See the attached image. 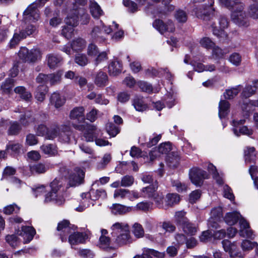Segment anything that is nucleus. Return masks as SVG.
<instances>
[{
    "label": "nucleus",
    "instance_id": "b1692460",
    "mask_svg": "<svg viewBox=\"0 0 258 258\" xmlns=\"http://www.w3.org/2000/svg\"><path fill=\"white\" fill-rule=\"evenodd\" d=\"M129 229L127 224L122 222H116L113 224L111 227L112 235L119 234L123 232H126Z\"/></svg>",
    "mask_w": 258,
    "mask_h": 258
},
{
    "label": "nucleus",
    "instance_id": "4468645a",
    "mask_svg": "<svg viewBox=\"0 0 258 258\" xmlns=\"http://www.w3.org/2000/svg\"><path fill=\"white\" fill-rule=\"evenodd\" d=\"M81 6V0H75L73 4V11H75V16H68L66 19V24L73 27H76L79 24V9Z\"/></svg>",
    "mask_w": 258,
    "mask_h": 258
},
{
    "label": "nucleus",
    "instance_id": "f3484780",
    "mask_svg": "<svg viewBox=\"0 0 258 258\" xmlns=\"http://www.w3.org/2000/svg\"><path fill=\"white\" fill-rule=\"evenodd\" d=\"M70 123L76 130H81V108L80 107L74 108L70 114Z\"/></svg>",
    "mask_w": 258,
    "mask_h": 258
},
{
    "label": "nucleus",
    "instance_id": "bf43d9fd",
    "mask_svg": "<svg viewBox=\"0 0 258 258\" xmlns=\"http://www.w3.org/2000/svg\"><path fill=\"white\" fill-rule=\"evenodd\" d=\"M157 150L159 153L167 154L171 150V144L169 142L161 144Z\"/></svg>",
    "mask_w": 258,
    "mask_h": 258
},
{
    "label": "nucleus",
    "instance_id": "0e129e2a",
    "mask_svg": "<svg viewBox=\"0 0 258 258\" xmlns=\"http://www.w3.org/2000/svg\"><path fill=\"white\" fill-rule=\"evenodd\" d=\"M248 13L253 19H258V4L250 5L249 7Z\"/></svg>",
    "mask_w": 258,
    "mask_h": 258
},
{
    "label": "nucleus",
    "instance_id": "774afa93",
    "mask_svg": "<svg viewBox=\"0 0 258 258\" xmlns=\"http://www.w3.org/2000/svg\"><path fill=\"white\" fill-rule=\"evenodd\" d=\"M106 130L108 134L112 137H115L119 132L118 128L112 123H109L107 125Z\"/></svg>",
    "mask_w": 258,
    "mask_h": 258
},
{
    "label": "nucleus",
    "instance_id": "72a5a7b5",
    "mask_svg": "<svg viewBox=\"0 0 258 258\" xmlns=\"http://www.w3.org/2000/svg\"><path fill=\"white\" fill-rule=\"evenodd\" d=\"M14 92L18 94L20 97L26 101L29 100L32 98L31 93L26 90L23 86H18L14 89Z\"/></svg>",
    "mask_w": 258,
    "mask_h": 258
},
{
    "label": "nucleus",
    "instance_id": "79ce46f5",
    "mask_svg": "<svg viewBox=\"0 0 258 258\" xmlns=\"http://www.w3.org/2000/svg\"><path fill=\"white\" fill-rule=\"evenodd\" d=\"M133 105L136 110L143 111L147 108V104L144 102L143 99L136 97L133 101Z\"/></svg>",
    "mask_w": 258,
    "mask_h": 258
},
{
    "label": "nucleus",
    "instance_id": "1a4fd4ad",
    "mask_svg": "<svg viewBox=\"0 0 258 258\" xmlns=\"http://www.w3.org/2000/svg\"><path fill=\"white\" fill-rule=\"evenodd\" d=\"M189 176L192 183L199 186L202 185L204 179L209 178L207 172L198 167L192 168L189 170Z\"/></svg>",
    "mask_w": 258,
    "mask_h": 258
},
{
    "label": "nucleus",
    "instance_id": "f03ea898",
    "mask_svg": "<svg viewBox=\"0 0 258 258\" xmlns=\"http://www.w3.org/2000/svg\"><path fill=\"white\" fill-rule=\"evenodd\" d=\"M60 172L62 173V175L56 177L51 183L50 187L51 190L45 196L44 202L45 203L54 202L58 205H62L64 199L63 196L59 195L57 192L59 189L62 186L66 181V178H63L64 173L68 172L65 167L60 169Z\"/></svg>",
    "mask_w": 258,
    "mask_h": 258
},
{
    "label": "nucleus",
    "instance_id": "6ab92c4d",
    "mask_svg": "<svg viewBox=\"0 0 258 258\" xmlns=\"http://www.w3.org/2000/svg\"><path fill=\"white\" fill-rule=\"evenodd\" d=\"M35 233V230L32 227L23 226L19 234L23 238L24 243H27L32 240Z\"/></svg>",
    "mask_w": 258,
    "mask_h": 258
},
{
    "label": "nucleus",
    "instance_id": "13d9d810",
    "mask_svg": "<svg viewBox=\"0 0 258 258\" xmlns=\"http://www.w3.org/2000/svg\"><path fill=\"white\" fill-rule=\"evenodd\" d=\"M200 43L201 46L206 49L213 48L215 46V43L209 37L203 38Z\"/></svg>",
    "mask_w": 258,
    "mask_h": 258
},
{
    "label": "nucleus",
    "instance_id": "aec40b11",
    "mask_svg": "<svg viewBox=\"0 0 258 258\" xmlns=\"http://www.w3.org/2000/svg\"><path fill=\"white\" fill-rule=\"evenodd\" d=\"M74 171L70 174L68 179V184L71 187L78 186L81 182L80 168H75Z\"/></svg>",
    "mask_w": 258,
    "mask_h": 258
},
{
    "label": "nucleus",
    "instance_id": "3c124183",
    "mask_svg": "<svg viewBox=\"0 0 258 258\" xmlns=\"http://www.w3.org/2000/svg\"><path fill=\"white\" fill-rule=\"evenodd\" d=\"M134 182V178L131 175H125L123 176L121 180L120 186L124 187H129L133 184Z\"/></svg>",
    "mask_w": 258,
    "mask_h": 258
},
{
    "label": "nucleus",
    "instance_id": "2eb2a0df",
    "mask_svg": "<svg viewBox=\"0 0 258 258\" xmlns=\"http://www.w3.org/2000/svg\"><path fill=\"white\" fill-rule=\"evenodd\" d=\"M222 245L225 251L228 252L231 257H239L242 258L243 256L240 252H238V248L235 243H231L228 240L222 241Z\"/></svg>",
    "mask_w": 258,
    "mask_h": 258
},
{
    "label": "nucleus",
    "instance_id": "0eeeda50",
    "mask_svg": "<svg viewBox=\"0 0 258 258\" xmlns=\"http://www.w3.org/2000/svg\"><path fill=\"white\" fill-rule=\"evenodd\" d=\"M158 185L157 181L155 184L143 187L142 189V197L154 200L158 207H161V202L163 201L164 195L162 192L157 191Z\"/></svg>",
    "mask_w": 258,
    "mask_h": 258
},
{
    "label": "nucleus",
    "instance_id": "4d7b16f0",
    "mask_svg": "<svg viewBox=\"0 0 258 258\" xmlns=\"http://www.w3.org/2000/svg\"><path fill=\"white\" fill-rule=\"evenodd\" d=\"M257 244L255 242H251L248 240H244L241 243V247L244 251L250 250L256 247Z\"/></svg>",
    "mask_w": 258,
    "mask_h": 258
},
{
    "label": "nucleus",
    "instance_id": "338daca9",
    "mask_svg": "<svg viewBox=\"0 0 258 258\" xmlns=\"http://www.w3.org/2000/svg\"><path fill=\"white\" fill-rule=\"evenodd\" d=\"M20 208L16 204L8 205L5 207L4 212L6 214L10 215L13 212L17 213L19 211Z\"/></svg>",
    "mask_w": 258,
    "mask_h": 258
},
{
    "label": "nucleus",
    "instance_id": "e433bc0d",
    "mask_svg": "<svg viewBox=\"0 0 258 258\" xmlns=\"http://www.w3.org/2000/svg\"><path fill=\"white\" fill-rule=\"evenodd\" d=\"M151 255H154L158 258H163L164 253L156 251L153 249L145 248L142 255V258H152Z\"/></svg>",
    "mask_w": 258,
    "mask_h": 258
},
{
    "label": "nucleus",
    "instance_id": "a878e982",
    "mask_svg": "<svg viewBox=\"0 0 258 258\" xmlns=\"http://www.w3.org/2000/svg\"><path fill=\"white\" fill-rule=\"evenodd\" d=\"M116 242L119 245L130 243L132 242L129 229L126 232H123L118 234L115 239Z\"/></svg>",
    "mask_w": 258,
    "mask_h": 258
},
{
    "label": "nucleus",
    "instance_id": "7c9ffc66",
    "mask_svg": "<svg viewBox=\"0 0 258 258\" xmlns=\"http://www.w3.org/2000/svg\"><path fill=\"white\" fill-rule=\"evenodd\" d=\"M48 92V88L45 85L39 86L35 92V98L39 102H42L45 98L46 94Z\"/></svg>",
    "mask_w": 258,
    "mask_h": 258
},
{
    "label": "nucleus",
    "instance_id": "9b49d317",
    "mask_svg": "<svg viewBox=\"0 0 258 258\" xmlns=\"http://www.w3.org/2000/svg\"><path fill=\"white\" fill-rule=\"evenodd\" d=\"M245 122V119L233 120L232 125L233 131L234 135L237 137L241 135L250 136L253 134V131L246 126H241Z\"/></svg>",
    "mask_w": 258,
    "mask_h": 258
},
{
    "label": "nucleus",
    "instance_id": "6e6552de",
    "mask_svg": "<svg viewBox=\"0 0 258 258\" xmlns=\"http://www.w3.org/2000/svg\"><path fill=\"white\" fill-rule=\"evenodd\" d=\"M82 134L87 142H93L96 137L101 136V130L96 126L87 124H82Z\"/></svg>",
    "mask_w": 258,
    "mask_h": 258
},
{
    "label": "nucleus",
    "instance_id": "7ed1b4c3",
    "mask_svg": "<svg viewBox=\"0 0 258 258\" xmlns=\"http://www.w3.org/2000/svg\"><path fill=\"white\" fill-rule=\"evenodd\" d=\"M48 0H36L30 5L23 13V19L26 24L35 23L40 17L38 8L43 6Z\"/></svg>",
    "mask_w": 258,
    "mask_h": 258
},
{
    "label": "nucleus",
    "instance_id": "5fc2aeb1",
    "mask_svg": "<svg viewBox=\"0 0 258 258\" xmlns=\"http://www.w3.org/2000/svg\"><path fill=\"white\" fill-rule=\"evenodd\" d=\"M138 85L142 91L147 93H151L153 91L152 86L149 83L145 81H140Z\"/></svg>",
    "mask_w": 258,
    "mask_h": 258
},
{
    "label": "nucleus",
    "instance_id": "dca6fc26",
    "mask_svg": "<svg viewBox=\"0 0 258 258\" xmlns=\"http://www.w3.org/2000/svg\"><path fill=\"white\" fill-rule=\"evenodd\" d=\"M72 48L67 47L63 48V51L68 54H71V49L75 51L76 54H75V61L77 63L81 64V57L80 56V50L81 49V39H78L72 42Z\"/></svg>",
    "mask_w": 258,
    "mask_h": 258
},
{
    "label": "nucleus",
    "instance_id": "6e6d98bb",
    "mask_svg": "<svg viewBox=\"0 0 258 258\" xmlns=\"http://www.w3.org/2000/svg\"><path fill=\"white\" fill-rule=\"evenodd\" d=\"M229 60L233 65L238 66L241 63V57L239 53L234 52L230 55Z\"/></svg>",
    "mask_w": 258,
    "mask_h": 258
},
{
    "label": "nucleus",
    "instance_id": "4be33fe9",
    "mask_svg": "<svg viewBox=\"0 0 258 258\" xmlns=\"http://www.w3.org/2000/svg\"><path fill=\"white\" fill-rule=\"evenodd\" d=\"M49 101L50 104L53 105L56 108H58L64 104L66 100L59 93L54 92L51 95Z\"/></svg>",
    "mask_w": 258,
    "mask_h": 258
},
{
    "label": "nucleus",
    "instance_id": "423d86ee",
    "mask_svg": "<svg viewBox=\"0 0 258 258\" xmlns=\"http://www.w3.org/2000/svg\"><path fill=\"white\" fill-rule=\"evenodd\" d=\"M200 8H196L195 9V14L197 17L200 19L205 21L209 20L210 17V12L214 11V9L211 7L214 4V0H192L194 4H200L204 3Z\"/></svg>",
    "mask_w": 258,
    "mask_h": 258
},
{
    "label": "nucleus",
    "instance_id": "49530a36",
    "mask_svg": "<svg viewBox=\"0 0 258 258\" xmlns=\"http://www.w3.org/2000/svg\"><path fill=\"white\" fill-rule=\"evenodd\" d=\"M133 232L137 238H141L144 236V231L142 226L139 223H135L133 226Z\"/></svg>",
    "mask_w": 258,
    "mask_h": 258
},
{
    "label": "nucleus",
    "instance_id": "5701e85b",
    "mask_svg": "<svg viewBox=\"0 0 258 258\" xmlns=\"http://www.w3.org/2000/svg\"><path fill=\"white\" fill-rule=\"evenodd\" d=\"M70 127L63 125L61 126L59 133L58 140L60 142L68 143L70 140Z\"/></svg>",
    "mask_w": 258,
    "mask_h": 258
},
{
    "label": "nucleus",
    "instance_id": "09e8293b",
    "mask_svg": "<svg viewBox=\"0 0 258 258\" xmlns=\"http://www.w3.org/2000/svg\"><path fill=\"white\" fill-rule=\"evenodd\" d=\"M74 30L73 27L67 25L63 27L61 34L65 38L69 39L74 35Z\"/></svg>",
    "mask_w": 258,
    "mask_h": 258
},
{
    "label": "nucleus",
    "instance_id": "37998d69",
    "mask_svg": "<svg viewBox=\"0 0 258 258\" xmlns=\"http://www.w3.org/2000/svg\"><path fill=\"white\" fill-rule=\"evenodd\" d=\"M60 129L57 126L48 128L45 138L46 139L53 140L57 136L59 137Z\"/></svg>",
    "mask_w": 258,
    "mask_h": 258
},
{
    "label": "nucleus",
    "instance_id": "ea45409f",
    "mask_svg": "<svg viewBox=\"0 0 258 258\" xmlns=\"http://www.w3.org/2000/svg\"><path fill=\"white\" fill-rule=\"evenodd\" d=\"M40 149L44 154L48 156H53L57 154L56 147L52 144L43 145Z\"/></svg>",
    "mask_w": 258,
    "mask_h": 258
},
{
    "label": "nucleus",
    "instance_id": "412c9836",
    "mask_svg": "<svg viewBox=\"0 0 258 258\" xmlns=\"http://www.w3.org/2000/svg\"><path fill=\"white\" fill-rule=\"evenodd\" d=\"M179 201L180 198L178 195L176 194H169L166 196L165 205H163L162 201L161 202V207H159L167 209L177 204Z\"/></svg>",
    "mask_w": 258,
    "mask_h": 258
},
{
    "label": "nucleus",
    "instance_id": "ddd939ff",
    "mask_svg": "<svg viewBox=\"0 0 258 258\" xmlns=\"http://www.w3.org/2000/svg\"><path fill=\"white\" fill-rule=\"evenodd\" d=\"M239 224L240 225L239 235L243 237L254 239L255 235L253 234V231L250 229L248 223L244 218L240 219Z\"/></svg>",
    "mask_w": 258,
    "mask_h": 258
},
{
    "label": "nucleus",
    "instance_id": "473e14b6",
    "mask_svg": "<svg viewBox=\"0 0 258 258\" xmlns=\"http://www.w3.org/2000/svg\"><path fill=\"white\" fill-rule=\"evenodd\" d=\"M244 159L246 163L254 162L256 160V154L254 147H247L244 150Z\"/></svg>",
    "mask_w": 258,
    "mask_h": 258
},
{
    "label": "nucleus",
    "instance_id": "c756f323",
    "mask_svg": "<svg viewBox=\"0 0 258 258\" xmlns=\"http://www.w3.org/2000/svg\"><path fill=\"white\" fill-rule=\"evenodd\" d=\"M219 116L220 118L225 117L229 112L230 104L226 100H221L219 103Z\"/></svg>",
    "mask_w": 258,
    "mask_h": 258
},
{
    "label": "nucleus",
    "instance_id": "9d476101",
    "mask_svg": "<svg viewBox=\"0 0 258 258\" xmlns=\"http://www.w3.org/2000/svg\"><path fill=\"white\" fill-rule=\"evenodd\" d=\"M219 24L220 29H218L213 24L211 25L213 33L214 35L217 36L220 39V41H224L227 39V35L223 29L228 27V22L225 17L221 16L219 18Z\"/></svg>",
    "mask_w": 258,
    "mask_h": 258
},
{
    "label": "nucleus",
    "instance_id": "c85d7f7f",
    "mask_svg": "<svg viewBox=\"0 0 258 258\" xmlns=\"http://www.w3.org/2000/svg\"><path fill=\"white\" fill-rule=\"evenodd\" d=\"M61 61V57L56 54L51 53L47 55V64L50 68L54 69L57 67Z\"/></svg>",
    "mask_w": 258,
    "mask_h": 258
},
{
    "label": "nucleus",
    "instance_id": "4c0bfd02",
    "mask_svg": "<svg viewBox=\"0 0 258 258\" xmlns=\"http://www.w3.org/2000/svg\"><path fill=\"white\" fill-rule=\"evenodd\" d=\"M35 120L36 118L34 117L32 112L29 111H27L24 114H22L20 118V121L24 125H27L31 122H35Z\"/></svg>",
    "mask_w": 258,
    "mask_h": 258
},
{
    "label": "nucleus",
    "instance_id": "39448f33",
    "mask_svg": "<svg viewBox=\"0 0 258 258\" xmlns=\"http://www.w3.org/2000/svg\"><path fill=\"white\" fill-rule=\"evenodd\" d=\"M244 5L240 3L234 7L231 13L232 21L239 27H247L249 25L248 18L245 11H243Z\"/></svg>",
    "mask_w": 258,
    "mask_h": 258
},
{
    "label": "nucleus",
    "instance_id": "a19ab883",
    "mask_svg": "<svg viewBox=\"0 0 258 258\" xmlns=\"http://www.w3.org/2000/svg\"><path fill=\"white\" fill-rule=\"evenodd\" d=\"M111 213L114 215L123 214L128 211V208L119 204H114L110 207Z\"/></svg>",
    "mask_w": 258,
    "mask_h": 258
},
{
    "label": "nucleus",
    "instance_id": "8fccbe9b",
    "mask_svg": "<svg viewBox=\"0 0 258 258\" xmlns=\"http://www.w3.org/2000/svg\"><path fill=\"white\" fill-rule=\"evenodd\" d=\"M255 92V90L252 86L247 85L243 89L242 93L241 96L245 98H247L254 94Z\"/></svg>",
    "mask_w": 258,
    "mask_h": 258
},
{
    "label": "nucleus",
    "instance_id": "de8ad7c7",
    "mask_svg": "<svg viewBox=\"0 0 258 258\" xmlns=\"http://www.w3.org/2000/svg\"><path fill=\"white\" fill-rule=\"evenodd\" d=\"M101 28V27H100V26H96L93 28L90 33L92 39L95 40L103 39L101 36L102 31Z\"/></svg>",
    "mask_w": 258,
    "mask_h": 258
},
{
    "label": "nucleus",
    "instance_id": "f704fd0d",
    "mask_svg": "<svg viewBox=\"0 0 258 258\" xmlns=\"http://www.w3.org/2000/svg\"><path fill=\"white\" fill-rule=\"evenodd\" d=\"M121 71V65L118 61L111 62L108 66V73L110 75L116 76Z\"/></svg>",
    "mask_w": 258,
    "mask_h": 258
},
{
    "label": "nucleus",
    "instance_id": "864d4df0",
    "mask_svg": "<svg viewBox=\"0 0 258 258\" xmlns=\"http://www.w3.org/2000/svg\"><path fill=\"white\" fill-rule=\"evenodd\" d=\"M168 160L170 163V166L175 167L179 163V157L177 153L172 152L169 156Z\"/></svg>",
    "mask_w": 258,
    "mask_h": 258
},
{
    "label": "nucleus",
    "instance_id": "2f4dec72",
    "mask_svg": "<svg viewBox=\"0 0 258 258\" xmlns=\"http://www.w3.org/2000/svg\"><path fill=\"white\" fill-rule=\"evenodd\" d=\"M90 12L94 18H99L103 15V12L100 7L95 2L90 1Z\"/></svg>",
    "mask_w": 258,
    "mask_h": 258
},
{
    "label": "nucleus",
    "instance_id": "f257e3e1",
    "mask_svg": "<svg viewBox=\"0 0 258 258\" xmlns=\"http://www.w3.org/2000/svg\"><path fill=\"white\" fill-rule=\"evenodd\" d=\"M78 227L71 224L70 222L67 220H63L58 223L57 230L59 232V235L62 242L67 240V236H69V242L72 247L76 249V246L81 243V235L77 230Z\"/></svg>",
    "mask_w": 258,
    "mask_h": 258
},
{
    "label": "nucleus",
    "instance_id": "393cba45",
    "mask_svg": "<svg viewBox=\"0 0 258 258\" xmlns=\"http://www.w3.org/2000/svg\"><path fill=\"white\" fill-rule=\"evenodd\" d=\"M26 38V36L22 30L16 31L13 35V38L10 41L9 44V47L11 48L15 47L19 43L20 41Z\"/></svg>",
    "mask_w": 258,
    "mask_h": 258
},
{
    "label": "nucleus",
    "instance_id": "20e7f679",
    "mask_svg": "<svg viewBox=\"0 0 258 258\" xmlns=\"http://www.w3.org/2000/svg\"><path fill=\"white\" fill-rule=\"evenodd\" d=\"M42 54L39 48H33L29 50L25 47H22L20 48L18 55L20 59L25 62L34 63L41 59Z\"/></svg>",
    "mask_w": 258,
    "mask_h": 258
},
{
    "label": "nucleus",
    "instance_id": "680f3d73",
    "mask_svg": "<svg viewBox=\"0 0 258 258\" xmlns=\"http://www.w3.org/2000/svg\"><path fill=\"white\" fill-rule=\"evenodd\" d=\"M175 17L177 21L180 23H184L187 20V14L182 10H178L175 15Z\"/></svg>",
    "mask_w": 258,
    "mask_h": 258
},
{
    "label": "nucleus",
    "instance_id": "a211bd4d",
    "mask_svg": "<svg viewBox=\"0 0 258 258\" xmlns=\"http://www.w3.org/2000/svg\"><path fill=\"white\" fill-rule=\"evenodd\" d=\"M153 26L161 34H163L166 31L172 32L174 30V27L172 22H169L167 25H165L160 20H156L153 22Z\"/></svg>",
    "mask_w": 258,
    "mask_h": 258
},
{
    "label": "nucleus",
    "instance_id": "c03bdc74",
    "mask_svg": "<svg viewBox=\"0 0 258 258\" xmlns=\"http://www.w3.org/2000/svg\"><path fill=\"white\" fill-rule=\"evenodd\" d=\"M14 80L8 78L1 86V89L5 93H9L11 90L14 84Z\"/></svg>",
    "mask_w": 258,
    "mask_h": 258
},
{
    "label": "nucleus",
    "instance_id": "58836bf2",
    "mask_svg": "<svg viewBox=\"0 0 258 258\" xmlns=\"http://www.w3.org/2000/svg\"><path fill=\"white\" fill-rule=\"evenodd\" d=\"M48 169L47 166L42 163H37L30 166V170L32 174H42Z\"/></svg>",
    "mask_w": 258,
    "mask_h": 258
},
{
    "label": "nucleus",
    "instance_id": "a18cd8bd",
    "mask_svg": "<svg viewBox=\"0 0 258 258\" xmlns=\"http://www.w3.org/2000/svg\"><path fill=\"white\" fill-rule=\"evenodd\" d=\"M240 91L239 87L233 88L229 90H227L224 92L223 95L226 99H231L236 96Z\"/></svg>",
    "mask_w": 258,
    "mask_h": 258
},
{
    "label": "nucleus",
    "instance_id": "69168bd1",
    "mask_svg": "<svg viewBox=\"0 0 258 258\" xmlns=\"http://www.w3.org/2000/svg\"><path fill=\"white\" fill-rule=\"evenodd\" d=\"M172 185L175 187L176 190L178 192L185 191L187 189V185L181 183L178 180H174L172 182Z\"/></svg>",
    "mask_w": 258,
    "mask_h": 258
},
{
    "label": "nucleus",
    "instance_id": "cd10ccee",
    "mask_svg": "<svg viewBox=\"0 0 258 258\" xmlns=\"http://www.w3.org/2000/svg\"><path fill=\"white\" fill-rule=\"evenodd\" d=\"M95 84L99 87H103L107 85L108 76L107 74L102 71L98 72L95 78Z\"/></svg>",
    "mask_w": 258,
    "mask_h": 258
},
{
    "label": "nucleus",
    "instance_id": "e2e57ef3",
    "mask_svg": "<svg viewBox=\"0 0 258 258\" xmlns=\"http://www.w3.org/2000/svg\"><path fill=\"white\" fill-rule=\"evenodd\" d=\"M61 75V72H58L56 74H49V83H50L51 85H54L60 81Z\"/></svg>",
    "mask_w": 258,
    "mask_h": 258
},
{
    "label": "nucleus",
    "instance_id": "c9c22d12",
    "mask_svg": "<svg viewBox=\"0 0 258 258\" xmlns=\"http://www.w3.org/2000/svg\"><path fill=\"white\" fill-rule=\"evenodd\" d=\"M181 226H182L184 232L187 234L194 235L197 232V226L195 224L189 222L188 220Z\"/></svg>",
    "mask_w": 258,
    "mask_h": 258
},
{
    "label": "nucleus",
    "instance_id": "bb28decb",
    "mask_svg": "<svg viewBox=\"0 0 258 258\" xmlns=\"http://www.w3.org/2000/svg\"><path fill=\"white\" fill-rule=\"evenodd\" d=\"M243 218L240 214L237 212H230L226 214L224 220L225 222L229 225H233L235 224L238 220Z\"/></svg>",
    "mask_w": 258,
    "mask_h": 258
},
{
    "label": "nucleus",
    "instance_id": "603ef678",
    "mask_svg": "<svg viewBox=\"0 0 258 258\" xmlns=\"http://www.w3.org/2000/svg\"><path fill=\"white\" fill-rule=\"evenodd\" d=\"M185 212L183 211L176 212L175 215V220L179 225H182L188 220V219L185 217Z\"/></svg>",
    "mask_w": 258,
    "mask_h": 258
},
{
    "label": "nucleus",
    "instance_id": "052dcab7",
    "mask_svg": "<svg viewBox=\"0 0 258 258\" xmlns=\"http://www.w3.org/2000/svg\"><path fill=\"white\" fill-rule=\"evenodd\" d=\"M11 126L8 130V134L10 135H15L18 134L21 127L19 124L16 122H11Z\"/></svg>",
    "mask_w": 258,
    "mask_h": 258
},
{
    "label": "nucleus",
    "instance_id": "f8f14e48",
    "mask_svg": "<svg viewBox=\"0 0 258 258\" xmlns=\"http://www.w3.org/2000/svg\"><path fill=\"white\" fill-rule=\"evenodd\" d=\"M85 198H90V200H89L88 202L86 204H84V207L87 208L92 205H94V202L95 200L101 198L102 199L106 198L107 196L106 192L104 189H99L96 190L91 189L88 192H86L84 195Z\"/></svg>",
    "mask_w": 258,
    "mask_h": 258
}]
</instances>
